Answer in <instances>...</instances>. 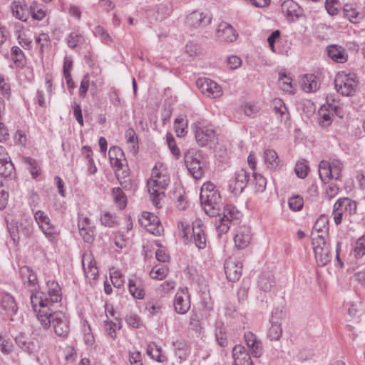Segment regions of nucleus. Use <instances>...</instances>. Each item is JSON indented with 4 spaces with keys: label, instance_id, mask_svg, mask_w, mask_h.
Here are the masks:
<instances>
[{
    "label": "nucleus",
    "instance_id": "nucleus-1",
    "mask_svg": "<svg viewBox=\"0 0 365 365\" xmlns=\"http://www.w3.org/2000/svg\"><path fill=\"white\" fill-rule=\"evenodd\" d=\"M170 182L167 169L163 165H156L152 170V177L147 182L148 190L153 203L159 207L160 200Z\"/></svg>",
    "mask_w": 365,
    "mask_h": 365
},
{
    "label": "nucleus",
    "instance_id": "nucleus-2",
    "mask_svg": "<svg viewBox=\"0 0 365 365\" xmlns=\"http://www.w3.org/2000/svg\"><path fill=\"white\" fill-rule=\"evenodd\" d=\"M31 304L36 313V317L43 328H47L49 325L48 316H50L51 311L53 309L49 303L48 298L43 292L38 291L30 292Z\"/></svg>",
    "mask_w": 365,
    "mask_h": 365
},
{
    "label": "nucleus",
    "instance_id": "nucleus-3",
    "mask_svg": "<svg viewBox=\"0 0 365 365\" xmlns=\"http://www.w3.org/2000/svg\"><path fill=\"white\" fill-rule=\"evenodd\" d=\"M334 85L339 93L345 96H353L358 88V81L354 74L341 71L336 76Z\"/></svg>",
    "mask_w": 365,
    "mask_h": 365
},
{
    "label": "nucleus",
    "instance_id": "nucleus-4",
    "mask_svg": "<svg viewBox=\"0 0 365 365\" xmlns=\"http://www.w3.org/2000/svg\"><path fill=\"white\" fill-rule=\"evenodd\" d=\"M343 168V163L339 160H322L319 165V175L324 182L339 180Z\"/></svg>",
    "mask_w": 365,
    "mask_h": 365
},
{
    "label": "nucleus",
    "instance_id": "nucleus-5",
    "mask_svg": "<svg viewBox=\"0 0 365 365\" xmlns=\"http://www.w3.org/2000/svg\"><path fill=\"white\" fill-rule=\"evenodd\" d=\"M312 245L318 266L324 267L331 259L329 242L323 235H318L312 238Z\"/></svg>",
    "mask_w": 365,
    "mask_h": 365
},
{
    "label": "nucleus",
    "instance_id": "nucleus-6",
    "mask_svg": "<svg viewBox=\"0 0 365 365\" xmlns=\"http://www.w3.org/2000/svg\"><path fill=\"white\" fill-rule=\"evenodd\" d=\"M195 140L201 146H211L216 140V133L214 129L205 125L202 121L197 120L192 124Z\"/></svg>",
    "mask_w": 365,
    "mask_h": 365
},
{
    "label": "nucleus",
    "instance_id": "nucleus-7",
    "mask_svg": "<svg viewBox=\"0 0 365 365\" xmlns=\"http://www.w3.org/2000/svg\"><path fill=\"white\" fill-rule=\"evenodd\" d=\"M48 318L49 326L47 328H43L44 329H48L52 325L57 336L63 338L68 336L70 331L69 322L62 312L55 311L53 309L51 311V314L48 316Z\"/></svg>",
    "mask_w": 365,
    "mask_h": 365
},
{
    "label": "nucleus",
    "instance_id": "nucleus-8",
    "mask_svg": "<svg viewBox=\"0 0 365 365\" xmlns=\"http://www.w3.org/2000/svg\"><path fill=\"white\" fill-rule=\"evenodd\" d=\"M200 200L201 205L207 215L211 217L221 215L220 210L222 203L219 192H212L209 195H200Z\"/></svg>",
    "mask_w": 365,
    "mask_h": 365
},
{
    "label": "nucleus",
    "instance_id": "nucleus-9",
    "mask_svg": "<svg viewBox=\"0 0 365 365\" xmlns=\"http://www.w3.org/2000/svg\"><path fill=\"white\" fill-rule=\"evenodd\" d=\"M196 86L201 93L207 97L216 98L222 95L221 86L210 78H198L196 81Z\"/></svg>",
    "mask_w": 365,
    "mask_h": 365
},
{
    "label": "nucleus",
    "instance_id": "nucleus-10",
    "mask_svg": "<svg viewBox=\"0 0 365 365\" xmlns=\"http://www.w3.org/2000/svg\"><path fill=\"white\" fill-rule=\"evenodd\" d=\"M173 306L179 314H186L190 308V299L187 288H182L175 294Z\"/></svg>",
    "mask_w": 365,
    "mask_h": 365
},
{
    "label": "nucleus",
    "instance_id": "nucleus-11",
    "mask_svg": "<svg viewBox=\"0 0 365 365\" xmlns=\"http://www.w3.org/2000/svg\"><path fill=\"white\" fill-rule=\"evenodd\" d=\"M283 317V312L282 310L276 309L272 312L270 324L271 326L267 331L268 338L273 341H278L282 335V328L280 319Z\"/></svg>",
    "mask_w": 365,
    "mask_h": 365
},
{
    "label": "nucleus",
    "instance_id": "nucleus-12",
    "mask_svg": "<svg viewBox=\"0 0 365 365\" xmlns=\"http://www.w3.org/2000/svg\"><path fill=\"white\" fill-rule=\"evenodd\" d=\"M140 225L153 235H160L162 227L158 217L153 213L144 212L139 218Z\"/></svg>",
    "mask_w": 365,
    "mask_h": 365
},
{
    "label": "nucleus",
    "instance_id": "nucleus-13",
    "mask_svg": "<svg viewBox=\"0 0 365 365\" xmlns=\"http://www.w3.org/2000/svg\"><path fill=\"white\" fill-rule=\"evenodd\" d=\"M8 230L13 242L18 243L21 237H28L31 233V227L16 221H12L8 225Z\"/></svg>",
    "mask_w": 365,
    "mask_h": 365
},
{
    "label": "nucleus",
    "instance_id": "nucleus-14",
    "mask_svg": "<svg viewBox=\"0 0 365 365\" xmlns=\"http://www.w3.org/2000/svg\"><path fill=\"white\" fill-rule=\"evenodd\" d=\"M242 263L234 257H229L225 263L226 277L230 282H237L242 275Z\"/></svg>",
    "mask_w": 365,
    "mask_h": 365
},
{
    "label": "nucleus",
    "instance_id": "nucleus-15",
    "mask_svg": "<svg viewBox=\"0 0 365 365\" xmlns=\"http://www.w3.org/2000/svg\"><path fill=\"white\" fill-rule=\"evenodd\" d=\"M211 22V18L207 14L194 11L186 17L185 24L190 28H200L207 26Z\"/></svg>",
    "mask_w": 365,
    "mask_h": 365
},
{
    "label": "nucleus",
    "instance_id": "nucleus-16",
    "mask_svg": "<svg viewBox=\"0 0 365 365\" xmlns=\"http://www.w3.org/2000/svg\"><path fill=\"white\" fill-rule=\"evenodd\" d=\"M250 180L247 172L241 169L235 174L233 180L230 181L229 189L232 192H242Z\"/></svg>",
    "mask_w": 365,
    "mask_h": 365
},
{
    "label": "nucleus",
    "instance_id": "nucleus-17",
    "mask_svg": "<svg viewBox=\"0 0 365 365\" xmlns=\"http://www.w3.org/2000/svg\"><path fill=\"white\" fill-rule=\"evenodd\" d=\"M112 168L114 169L115 176L122 187L125 190L129 189L130 187V170L127 160L115 165Z\"/></svg>",
    "mask_w": 365,
    "mask_h": 365
},
{
    "label": "nucleus",
    "instance_id": "nucleus-18",
    "mask_svg": "<svg viewBox=\"0 0 365 365\" xmlns=\"http://www.w3.org/2000/svg\"><path fill=\"white\" fill-rule=\"evenodd\" d=\"M244 338L247 346L253 357H259L263 353L262 344L257 336L251 331H246Z\"/></svg>",
    "mask_w": 365,
    "mask_h": 365
},
{
    "label": "nucleus",
    "instance_id": "nucleus-19",
    "mask_svg": "<svg viewBox=\"0 0 365 365\" xmlns=\"http://www.w3.org/2000/svg\"><path fill=\"white\" fill-rule=\"evenodd\" d=\"M320 119L319 123L322 128H327L331 125L334 114L338 115L337 106L334 104L327 103V105L322 106L319 111Z\"/></svg>",
    "mask_w": 365,
    "mask_h": 365
},
{
    "label": "nucleus",
    "instance_id": "nucleus-20",
    "mask_svg": "<svg viewBox=\"0 0 365 365\" xmlns=\"http://www.w3.org/2000/svg\"><path fill=\"white\" fill-rule=\"evenodd\" d=\"M202 222L197 219L192 222V238L195 246L200 249H204L206 247V236L203 230Z\"/></svg>",
    "mask_w": 365,
    "mask_h": 365
},
{
    "label": "nucleus",
    "instance_id": "nucleus-21",
    "mask_svg": "<svg viewBox=\"0 0 365 365\" xmlns=\"http://www.w3.org/2000/svg\"><path fill=\"white\" fill-rule=\"evenodd\" d=\"M19 273L24 284L30 292L36 291L38 288L37 276L28 266L21 267Z\"/></svg>",
    "mask_w": 365,
    "mask_h": 365
},
{
    "label": "nucleus",
    "instance_id": "nucleus-22",
    "mask_svg": "<svg viewBox=\"0 0 365 365\" xmlns=\"http://www.w3.org/2000/svg\"><path fill=\"white\" fill-rule=\"evenodd\" d=\"M252 240L251 229L247 226L240 227L235 234L234 241L237 249L247 247Z\"/></svg>",
    "mask_w": 365,
    "mask_h": 365
},
{
    "label": "nucleus",
    "instance_id": "nucleus-23",
    "mask_svg": "<svg viewBox=\"0 0 365 365\" xmlns=\"http://www.w3.org/2000/svg\"><path fill=\"white\" fill-rule=\"evenodd\" d=\"M217 36L221 41L233 42L237 39V34L230 24L222 22L217 29Z\"/></svg>",
    "mask_w": 365,
    "mask_h": 365
},
{
    "label": "nucleus",
    "instance_id": "nucleus-24",
    "mask_svg": "<svg viewBox=\"0 0 365 365\" xmlns=\"http://www.w3.org/2000/svg\"><path fill=\"white\" fill-rule=\"evenodd\" d=\"M232 358L234 365H252L250 354L241 344L236 345L232 349Z\"/></svg>",
    "mask_w": 365,
    "mask_h": 365
},
{
    "label": "nucleus",
    "instance_id": "nucleus-25",
    "mask_svg": "<svg viewBox=\"0 0 365 365\" xmlns=\"http://www.w3.org/2000/svg\"><path fill=\"white\" fill-rule=\"evenodd\" d=\"M282 13L291 21H295L302 14L297 3L292 0H285L281 5Z\"/></svg>",
    "mask_w": 365,
    "mask_h": 365
},
{
    "label": "nucleus",
    "instance_id": "nucleus-26",
    "mask_svg": "<svg viewBox=\"0 0 365 365\" xmlns=\"http://www.w3.org/2000/svg\"><path fill=\"white\" fill-rule=\"evenodd\" d=\"M47 284V297L48 298L49 303L53 307V305L61 302L62 298L61 289L57 282L54 280H48Z\"/></svg>",
    "mask_w": 365,
    "mask_h": 365
},
{
    "label": "nucleus",
    "instance_id": "nucleus-27",
    "mask_svg": "<svg viewBox=\"0 0 365 365\" xmlns=\"http://www.w3.org/2000/svg\"><path fill=\"white\" fill-rule=\"evenodd\" d=\"M299 83L302 90L307 93L314 92L320 87L319 80L314 74H306L303 76Z\"/></svg>",
    "mask_w": 365,
    "mask_h": 365
},
{
    "label": "nucleus",
    "instance_id": "nucleus-28",
    "mask_svg": "<svg viewBox=\"0 0 365 365\" xmlns=\"http://www.w3.org/2000/svg\"><path fill=\"white\" fill-rule=\"evenodd\" d=\"M327 51L328 56L336 63H343L347 61V53L341 46L330 45L327 47Z\"/></svg>",
    "mask_w": 365,
    "mask_h": 365
},
{
    "label": "nucleus",
    "instance_id": "nucleus-29",
    "mask_svg": "<svg viewBox=\"0 0 365 365\" xmlns=\"http://www.w3.org/2000/svg\"><path fill=\"white\" fill-rule=\"evenodd\" d=\"M335 205L343 214L345 213L346 215H353L356 212V202L349 197L338 199Z\"/></svg>",
    "mask_w": 365,
    "mask_h": 365
},
{
    "label": "nucleus",
    "instance_id": "nucleus-30",
    "mask_svg": "<svg viewBox=\"0 0 365 365\" xmlns=\"http://www.w3.org/2000/svg\"><path fill=\"white\" fill-rule=\"evenodd\" d=\"M264 159L266 167L271 171H275L280 168V160L274 150L266 149L264 151Z\"/></svg>",
    "mask_w": 365,
    "mask_h": 365
},
{
    "label": "nucleus",
    "instance_id": "nucleus-31",
    "mask_svg": "<svg viewBox=\"0 0 365 365\" xmlns=\"http://www.w3.org/2000/svg\"><path fill=\"white\" fill-rule=\"evenodd\" d=\"M271 106L277 118L281 122H286L289 118V113L284 101L280 98H274L272 101Z\"/></svg>",
    "mask_w": 365,
    "mask_h": 365
},
{
    "label": "nucleus",
    "instance_id": "nucleus-32",
    "mask_svg": "<svg viewBox=\"0 0 365 365\" xmlns=\"http://www.w3.org/2000/svg\"><path fill=\"white\" fill-rule=\"evenodd\" d=\"M242 214L237 210V209L231 205H227L223 207L222 217L224 222H229L230 223L237 224L238 223Z\"/></svg>",
    "mask_w": 365,
    "mask_h": 365
},
{
    "label": "nucleus",
    "instance_id": "nucleus-33",
    "mask_svg": "<svg viewBox=\"0 0 365 365\" xmlns=\"http://www.w3.org/2000/svg\"><path fill=\"white\" fill-rule=\"evenodd\" d=\"M16 344L29 354L34 353L36 349V345L25 334H20L15 338Z\"/></svg>",
    "mask_w": 365,
    "mask_h": 365
},
{
    "label": "nucleus",
    "instance_id": "nucleus-34",
    "mask_svg": "<svg viewBox=\"0 0 365 365\" xmlns=\"http://www.w3.org/2000/svg\"><path fill=\"white\" fill-rule=\"evenodd\" d=\"M1 306L9 315H14L18 310L14 298L9 294H5L2 296Z\"/></svg>",
    "mask_w": 365,
    "mask_h": 365
},
{
    "label": "nucleus",
    "instance_id": "nucleus-35",
    "mask_svg": "<svg viewBox=\"0 0 365 365\" xmlns=\"http://www.w3.org/2000/svg\"><path fill=\"white\" fill-rule=\"evenodd\" d=\"M275 285L274 276L270 273H263L259 277L258 287L259 288L267 292H270Z\"/></svg>",
    "mask_w": 365,
    "mask_h": 365
},
{
    "label": "nucleus",
    "instance_id": "nucleus-36",
    "mask_svg": "<svg viewBox=\"0 0 365 365\" xmlns=\"http://www.w3.org/2000/svg\"><path fill=\"white\" fill-rule=\"evenodd\" d=\"M147 354L153 359L158 362H164L167 360L165 354L160 346L155 343H150L147 348Z\"/></svg>",
    "mask_w": 365,
    "mask_h": 365
},
{
    "label": "nucleus",
    "instance_id": "nucleus-37",
    "mask_svg": "<svg viewBox=\"0 0 365 365\" xmlns=\"http://www.w3.org/2000/svg\"><path fill=\"white\" fill-rule=\"evenodd\" d=\"M108 156L111 166L126 160L124 152L118 146H112L108 151Z\"/></svg>",
    "mask_w": 365,
    "mask_h": 365
},
{
    "label": "nucleus",
    "instance_id": "nucleus-38",
    "mask_svg": "<svg viewBox=\"0 0 365 365\" xmlns=\"http://www.w3.org/2000/svg\"><path fill=\"white\" fill-rule=\"evenodd\" d=\"M11 11L16 19L26 21L29 16V12L26 5H21L19 1H14L11 4Z\"/></svg>",
    "mask_w": 365,
    "mask_h": 365
},
{
    "label": "nucleus",
    "instance_id": "nucleus-39",
    "mask_svg": "<svg viewBox=\"0 0 365 365\" xmlns=\"http://www.w3.org/2000/svg\"><path fill=\"white\" fill-rule=\"evenodd\" d=\"M327 223V220L324 217L317 219L313 227V231L312 232V238L317 237L318 235H323L326 237L328 230Z\"/></svg>",
    "mask_w": 365,
    "mask_h": 365
},
{
    "label": "nucleus",
    "instance_id": "nucleus-40",
    "mask_svg": "<svg viewBox=\"0 0 365 365\" xmlns=\"http://www.w3.org/2000/svg\"><path fill=\"white\" fill-rule=\"evenodd\" d=\"M111 195L117 207L123 210L127 205V197L123 191L120 187H113Z\"/></svg>",
    "mask_w": 365,
    "mask_h": 365
},
{
    "label": "nucleus",
    "instance_id": "nucleus-41",
    "mask_svg": "<svg viewBox=\"0 0 365 365\" xmlns=\"http://www.w3.org/2000/svg\"><path fill=\"white\" fill-rule=\"evenodd\" d=\"M11 58L16 66H23L24 64V53L17 46H14L11 49Z\"/></svg>",
    "mask_w": 365,
    "mask_h": 365
},
{
    "label": "nucleus",
    "instance_id": "nucleus-42",
    "mask_svg": "<svg viewBox=\"0 0 365 365\" xmlns=\"http://www.w3.org/2000/svg\"><path fill=\"white\" fill-rule=\"evenodd\" d=\"M125 138L128 143L132 144L130 147V151L133 153H136L138 150V136L133 128H129L125 131Z\"/></svg>",
    "mask_w": 365,
    "mask_h": 365
},
{
    "label": "nucleus",
    "instance_id": "nucleus-43",
    "mask_svg": "<svg viewBox=\"0 0 365 365\" xmlns=\"http://www.w3.org/2000/svg\"><path fill=\"white\" fill-rule=\"evenodd\" d=\"M22 161L28 166L27 169L29 170L32 178L36 179L39 175V168L36 160L30 157H23Z\"/></svg>",
    "mask_w": 365,
    "mask_h": 365
},
{
    "label": "nucleus",
    "instance_id": "nucleus-44",
    "mask_svg": "<svg viewBox=\"0 0 365 365\" xmlns=\"http://www.w3.org/2000/svg\"><path fill=\"white\" fill-rule=\"evenodd\" d=\"M115 319V322L109 319L105 321L106 331L113 339L116 338V329H120L121 327L120 320L117 318Z\"/></svg>",
    "mask_w": 365,
    "mask_h": 365
},
{
    "label": "nucleus",
    "instance_id": "nucleus-45",
    "mask_svg": "<svg viewBox=\"0 0 365 365\" xmlns=\"http://www.w3.org/2000/svg\"><path fill=\"white\" fill-rule=\"evenodd\" d=\"M185 166L187 165L193 164L194 163H198L201 161V154L196 149H189L185 153Z\"/></svg>",
    "mask_w": 365,
    "mask_h": 365
},
{
    "label": "nucleus",
    "instance_id": "nucleus-46",
    "mask_svg": "<svg viewBox=\"0 0 365 365\" xmlns=\"http://www.w3.org/2000/svg\"><path fill=\"white\" fill-rule=\"evenodd\" d=\"M36 44L41 53L49 48L51 45V38L48 34L46 33L40 34L36 38Z\"/></svg>",
    "mask_w": 365,
    "mask_h": 365
},
{
    "label": "nucleus",
    "instance_id": "nucleus-47",
    "mask_svg": "<svg viewBox=\"0 0 365 365\" xmlns=\"http://www.w3.org/2000/svg\"><path fill=\"white\" fill-rule=\"evenodd\" d=\"M41 229L44 233L45 236L47 239L51 242H55L58 236V232L56 228L52 226L50 222L46 224H43L41 225Z\"/></svg>",
    "mask_w": 365,
    "mask_h": 365
},
{
    "label": "nucleus",
    "instance_id": "nucleus-48",
    "mask_svg": "<svg viewBox=\"0 0 365 365\" xmlns=\"http://www.w3.org/2000/svg\"><path fill=\"white\" fill-rule=\"evenodd\" d=\"M0 93L9 99L11 94V85L8 78L0 74Z\"/></svg>",
    "mask_w": 365,
    "mask_h": 365
},
{
    "label": "nucleus",
    "instance_id": "nucleus-49",
    "mask_svg": "<svg viewBox=\"0 0 365 365\" xmlns=\"http://www.w3.org/2000/svg\"><path fill=\"white\" fill-rule=\"evenodd\" d=\"M168 269L165 265L155 266L150 272L151 278L161 280L168 274Z\"/></svg>",
    "mask_w": 365,
    "mask_h": 365
},
{
    "label": "nucleus",
    "instance_id": "nucleus-50",
    "mask_svg": "<svg viewBox=\"0 0 365 365\" xmlns=\"http://www.w3.org/2000/svg\"><path fill=\"white\" fill-rule=\"evenodd\" d=\"M252 177L255 185L256 191L258 192H262L266 188V179L261 174H259L256 172H253Z\"/></svg>",
    "mask_w": 365,
    "mask_h": 365
},
{
    "label": "nucleus",
    "instance_id": "nucleus-51",
    "mask_svg": "<svg viewBox=\"0 0 365 365\" xmlns=\"http://www.w3.org/2000/svg\"><path fill=\"white\" fill-rule=\"evenodd\" d=\"M186 168L195 179H200L202 177L203 170L201 161L198 163H194L191 165H186Z\"/></svg>",
    "mask_w": 365,
    "mask_h": 365
},
{
    "label": "nucleus",
    "instance_id": "nucleus-52",
    "mask_svg": "<svg viewBox=\"0 0 365 365\" xmlns=\"http://www.w3.org/2000/svg\"><path fill=\"white\" fill-rule=\"evenodd\" d=\"M129 292L131 294V295L136 298V299H143L145 296V291L143 288H141L140 286H137L135 282L130 279L129 280Z\"/></svg>",
    "mask_w": 365,
    "mask_h": 365
},
{
    "label": "nucleus",
    "instance_id": "nucleus-53",
    "mask_svg": "<svg viewBox=\"0 0 365 365\" xmlns=\"http://www.w3.org/2000/svg\"><path fill=\"white\" fill-rule=\"evenodd\" d=\"M110 278L112 284L115 287H120L124 284V279L120 270L111 269L110 272Z\"/></svg>",
    "mask_w": 365,
    "mask_h": 365
},
{
    "label": "nucleus",
    "instance_id": "nucleus-54",
    "mask_svg": "<svg viewBox=\"0 0 365 365\" xmlns=\"http://www.w3.org/2000/svg\"><path fill=\"white\" fill-rule=\"evenodd\" d=\"M365 255V235L362 236L355 243L354 255L356 258H361Z\"/></svg>",
    "mask_w": 365,
    "mask_h": 365
},
{
    "label": "nucleus",
    "instance_id": "nucleus-55",
    "mask_svg": "<svg viewBox=\"0 0 365 365\" xmlns=\"http://www.w3.org/2000/svg\"><path fill=\"white\" fill-rule=\"evenodd\" d=\"M83 41V36L78 32H72L68 37V45L72 48H76L78 44L82 43Z\"/></svg>",
    "mask_w": 365,
    "mask_h": 365
},
{
    "label": "nucleus",
    "instance_id": "nucleus-56",
    "mask_svg": "<svg viewBox=\"0 0 365 365\" xmlns=\"http://www.w3.org/2000/svg\"><path fill=\"white\" fill-rule=\"evenodd\" d=\"M325 8L329 14L335 16L339 12L340 3L338 0H326Z\"/></svg>",
    "mask_w": 365,
    "mask_h": 365
},
{
    "label": "nucleus",
    "instance_id": "nucleus-57",
    "mask_svg": "<svg viewBox=\"0 0 365 365\" xmlns=\"http://www.w3.org/2000/svg\"><path fill=\"white\" fill-rule=\"evenodd\" d=\"M102 225L112 227L117 223L116 216L109 212H105L101 217Z\"/></svg>",
    "mask_w": 365,
    "mask_h": 365
},
{
    "label": "nucleus",
    "instance_id": "nucleus-58",
    "mask_svg": "<svg viewBox=\"0 0 365 365\" xmlns=\"http://www.w3.org/2000/svg\"><path fill=\"white\" fill-rule=\"evenodd\" d=\"M14 172V166L11 162L6 161L0 164V175L4 178L10 177Z\"/></svg>",
    "mask_w": 365,
    "mask_h": 365
},
{
    "label": "nucleus",
    "instance_id": "nucleus-59",
    "mask_svg": "<svg viewBox=\"0 0 365 365\" xmlns=\"http://www.w3.org/2000/svg\"><path fill=\"white\" fill-rule=\"evenodd\" d=\"M288 204L291 210L294 211H299L303 207V198L299 195L292 197L289 198Z\"/></svg>",
    "mask_w": 365,
    "mask_h": 365
},
{
    "label": "nucleus",
    "instance_id": "nucleus-60",
    "mask_svg": "<svg viewBox=\"0 0 365 365\" xmlns=\"http://www.w3.org/2000/svg\"><path fill=\"white\" fill-rule=\"evenodd\" d=\"M93 32L95 36L100 37L103 43L108 44L112 41L111 37L102 26H97Z\"/></svg>",
    "mask_w": 365,
    "mask_h": 365
},
{
    "label": "nucleus",
    "instance_id": "nucleus-61",
    "mask_svg": "<svg viewBox=\"0 0 365 365\" xmlns=\"http://www.w3.org/2000/svg\"><path fill=\"white\" fill-rule=\"evenodd\" d=\"M166 140L173 155H175L176 158H178L180 155V149L177 147L175 140L172 134L168 133L166 135Z\"/></svg>",
    "mask_w": 365,
    "mask_h": 365
},
{
    "label": "nucleus",
    "instance_id": "nucleus-62",
    "mask_svg": "<svg viewBox=\"0 0 365 365\" xmlns=\"http://www.w3.org/2000/svg\"><path fill=\"white\" fill-rule=\"evenodd\" d=\"M308 166L305 161H299L296 163L294 172L300 178H304L307 175Z\"/></svg>",
    "mask_w": 365,
    "mask_h": 365
},
{
    "label": "nucleus",
    "instance_id": "nucleus-63",
    "mask_svg": "<svg viewBox=\"0 0 365 365\" xmlns=\"http://www.w3.org/2000/svg\"><path fill=\"white\" fill-rule=\"evenodd\" d=\"M173 10V3L171 1H168L164 4H161L158 8V13L161 14L164 16H168L171 14Z\"/></svg>",
    "mask_w": 365,
    "mask_h": 365
},
{
    "label": "nucleus",
    "instance_id": "nucleus-64",
    "mask_svg": "<svg viewBox=\"0 0 365 365\" xmlns=\"http://www.w3.org/2000/svg\"><path fill=\"white\" fill-rule=\"evenodd\" d=\"M84 242L91 243L94 240V227L79 231Z\"/></svg>",
    "mask_w": 365,
    "mask_h": 365
}]
</instances>
